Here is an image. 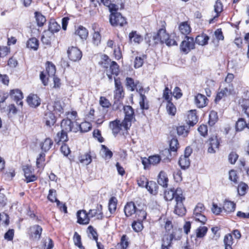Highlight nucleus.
Masks as SVG:
<instances>
[{
  "mask_svg": "<svg viewBox=\"0 0 249 249\" xmlns=\"http://www.w3.org/2000/svg\"><path fill=\"white\" fill-rule=\"evenodd\" d=\"M174 198L176 202L174 213L178 216H183L186 213V209L183 204V201L185 200V197L183 195V192L181 188H177L170 189L168 191L164 192V198L167 201H171Z\"/></svg>",
  "mask_w": 249,
  "mask_h": 249,
  "instance_id": "f257e3e1",
  "label": "nucleus"
},
{
  "mask_svg": "<svg viewBox=\"0 0 249 249\" xmlns=\"http://www.w3.org/2000/svg\"><path fill=\"white\" fill-rule=\"evenodd\" d=\"M181 231L179 229L173 230L172 232L168 235H165L162 239L161 249H170L171 246L172 240H179L181 238Z\"/></svg>",
  "mask_w": 249,
  "mask_h": 249,
  "instance_id": "f03ea898",
  "label": "nucleus"
},
{
  "mask_svg": "<svg viewBox=\"0 0 249 249\" xmlns=\"http://www.w3.org/2000/svg\"><path fill=\"white\" fill-rule=\"evenodd\" d=\"M205 208L202 203H198L194 210L193 217L196 221L204 224L207 220L204 214Z\"/></svg>",
  "mask_w": 249,
  "mask_h": 249,
  "instance_id": "7ed1b4c3",
  "label": "nucleus"
},
{
  "mask_svg": "<svg viewBox=\"0 0 249 249\" xmlns=\"http://www.w3.org/2000/svg\"><path fill=\"white\" fill-rule=\"evenodd\" d=\"M234 91L233 85H225L221 84L220 91L217 93L215 98V102L219 101L222 98L231 94Z\"/></svg>",
  "mask_w": 249,
  "mask_h": 249,
  "instance_id": "20e7f679",
  "label": "nucleus"
},
{
  "mask_svg": "<svg viewBox=\"0 0 249 249\" xmlns=\"http://www.w3.org/2000/svg\"><path fill=\"white\" fill-rule=\"evenodd\" d=\"M130 126L129 124L126 122L124 123V120L121 122L120 120H116L111 122L109 124V127L115 136L118 134L123 129L126 130Z\"/></svg>",
  "mask_w": 249,
  "mask_h": 249,
  "instance_id": "39448f33",
  "label": "nucleus"
},
{
  "mask_svg": "<svg viewBox=\"0 0 249 249\" xmlns=\"http://www.w3.org/2000/svg\"><path fill=\"white\" fill-rule=\"evenodd\" d=\"M61 127L63 131L67 132H76L79 130L78 124L76 122H72L69 119L62 121Z\"/></svg>",
  "mask_w": 249,
  "mask_h": 249,
  "instance_id": "423d86ee",
  "label": "nucleus"
},
{
  "mask_svg": "<svg viewBox=\"0 0 249 249\" xmlns=\"http://www.w3.org/2000/svg\"><path fill=\"white\" fill-rule=\"evenodd\" d=\"M109 21L113 26L122 27L127 23L126 19L118 12L112 13L110 15Z\"/></svg>",
  "mask_w": 249,
  "mask_h": 249,
  "instance_id": "0eeeda50",
  "label": "nucleus"
},
{
  "mask_svg": "<svg viewBox=\"0 0 249 249\" xmlns=\"http://www.w3.org/2000/svg\"><path fill=\"white\" fill-rule=\"evenodd\" d=\"M180 48L181 52L188 53L191 50L195 48L194 38L186 36L185 39L181 43Z\"/></svg>",
  "mask_w": 249,
  "mask_h": 249,
  "instance_id": "6e6552de",
  "label": "nucleus"
},
{
  "mask_svg": "<svg viewBox=\"0 0 249 249\" xmlns=\"http://www.w3.org/2000/svg\"><path fill=\"white\" fill-rule=\"evenodd\" d=\"M67 53L70 59L73 61L80 60L82 56L81 51L75 47L69 48Z\"/></svg>",
  "mask_w": 249,
  "mask_h": 249,
  "instance_id": "1a4fd4ad",
  "label": "nucleus"
},
{
  "mask_svg": "<svg viewBox=\"0 0 249 249\" xmlns=\"http://www.w3.org/2000/svg\"><path fill=\"white\" fill-rule=\"evenodd\" d=\"M42 231V228L38 225H35L31 227L29 230L30 239L34 241H37L39 240Z\"/></svg>",
  "mask_w": 249,
  "mask_h": 249,
  "instance_id": "9d476101",
  "label": "nucleus"
},
{
  "mask_svg": "<svg viewBox=\"0 0 249 249\" xmlns=\"http://www.w3.org/2000/svg\"><path fill=\"white\" fill-rule=\"evenodd\" d=\"M124 112L125 114L124 121L129 124L130 126L131 125V122L134 117V111L132 107L130 106H125L123 107Z\"/></svg>",
  "mask_w": 249,
  "mask_h": 249,
  "instance_id": "9b49d317",
  "label": "nucleus"
},
{
  "mask_svg": "<svg viewBox=\"0 0 249 249\" xmlns=\"http://www.w3.org/2000/svg\"><path fill=\"white\" fill-rule=\"evenodd\" d=\"M115 89L114 91V99H122L124 96L123 87L119 79L114 78Z\"/></svg>",
  "mask_w": 249,
  "mask_h": 249,
  "instance_id": "f8f14e48",
  "label": "nucleus"
},
{
  "mask_svg": "<svg viewBox=\"0 0 249 249\" xmlns=\"http://www.w3.org/2000/svg\"><path fill=\"white\" fill-rule=\"evenodd\" d=\"M169 36V35L166 32L165 29H160L158 33L153 36V39L156 43L159 42L163 43L167 41Z\"/></svg>",
  "mask_w": 249,
  "mask_h": 249,
  "instance_id": "ddd939ff",
  "label": "nucleus"
},
{
  "mask_svg": "<svg viewBox=\"0 0 249 249\" xmlns=\"http://www.w3.org/2000/svg\"><path fill=\"white\" fill-rule=\"evenodd\" d=\"M195 104L198 108H203L206 107L208 103V99L203 94L198 93L195 97Z\"/></svg>",
  "mask_w": 249,
  "mask_h": 249,
  "instance_id": "4468645a",
  "label": "nucleus"
},
{
  "mask_svg": "<svg viewBox=\"0 0 249 249\" xmlns=\"http://www.w3.org/2000/svg\"><path fill=\"white\" fill-rule=\"evenodd\" d=\"M51 105L50 104H49L47 106L48 109L50 110V111L46 112L44 117V119L45 120V124L49 127H51L53 126L56 122L54 115L51 111Z\"/></svg>",
  "mask_w": 249,
  "mask_h": 249,
  "instance_id": "2eb2a0df",
  "label": "nucleus"
},
{
  "mask_svg": "<svg viewBox=\"0 0 249 249\" xmlns=\"http://www.w3.org/2000/svg\"><path fill=\"white\" fill-rule=\"evenodd\" d=\"M23 170L24 173L26 182H33L36 180L37 177L33 173V169L31 166H24Z\"/></svg>",
  "mask_w": 249,
  "mask_h": 249,
  "instance_id": "dca6fc26",
  "label": "nucleus"
},
{
  "mask_svg": "<svg viewBox=\"0 0 249 249\" xmlns=\"http://www.w3.org/2000/svg\"><path fill=\"white\" fill-rule=\"evenodd\" d=\"M85 210H80L77 212V222L80 224L86 225L89 222V217Z\"/></svg>",
  "mask_w": 249,
  "mask_h": 249,
  "instance_id": "f3484780",
  "label": "nucleus"
},
{
  "mask_svg": "<svg viewBox=\"0 0 249 249\" xmlns=\"http://www.w3.org/2000/svg\"><path fill=\"white\" fill-rule=\"evenodd\" d=\"M11 97L17 102V104L22 106L23 102L21 101L23 98V94L20 90L15 89L10 91Z\"/></svg>",
  "mask_w": 249,
  "mask_h": 249,
  "instance_id": "a211bd4d",
  "label": "nucleus"
},
{
  "mask_svg": "<svg viewBox=\"0 0 249 249\" xmlns=\"http://www.w3.org/2000/svg\"><path fill=\"white\" fill-rule=\"evenodd\" d=\"M137 208L133 202H127L124 207V213L126 217L131 216L133 213H135Z\"/></svg>",
  "mask_w": 249,
  "mask_h": 249,
  "instance_id": "6ab92c4d",
  "label": "nucleus"
},
{
  "mask_svg": "<svg viewBox=\"0 0 249 249\" xmlns=\"http://www.w3.org/2000/svg\"><path fill=\"white\" fill-rule=\"evenodd\" d=\"M89 215L91 217L96 216L97 219H102L103 218L102 206L98 205L96 207V209L90 210L89 212Z\"/></svg>",
  "mask_w": 249,
  "mask_h": 249,
  "instance_id": "aec40b11",
  "label": "nucleus"
},
{
  "mask_svg": "<svg viewBox=\"0 0 249 249\" xmlns=\"http://www.w3.org/2000/svg\"><path fill=\"white\" fill-rule=\"evenodd\" d=\"M53 143V141L51 139L47 138L43 141L40 142L39 143V145L42 151L46 152L52 147Z\"/></svg>",
  "mask_w": 249,
  "mask_h": 249,
  "instance_id": "412c9836",
  "label": "nucleus"
},
{
  "mask_svg": "<svg viewBox=\"0 0 249 249\" xmlns=\"http://www.w3.org/2000/svg\"><path fill=\"white\" fill-rule=\"evenodd\" d=\"M27 102L30 107H38L40 104V99L36 94L29 95L27 99Z\"/></svg>",
  "mask_w": 249,
  "mask_h": 249,
  "instance_id": "4be33fe9",
  "label": "nucleus"
},
{
  "mask_svg": "<svg viewBox=\"0 0 249 249\" xmlns=\"http://www.w3.org/2000/svg\"><path fill=\"white\" fill-rule=\"evenodd\" d=\"M168 182V178L166 173L163 171H160L158 175V183L163 187H167Z\"/></svg>",
  "mask_w": 249,
  "mask_h": 249,
  "instance_id": "5701e85b",
  "label": "nucleus"
},
{
  "mask_svg": "<svg viewBox=\"0 0 249 249\" xmlns=\"http://www.w3.org/2000/svg\"><path fill=\"white\" fill-rule=\"evenodd\" d=\"M188 124L190 126H193L196 124L198 121L197 117L196 115V110H191L188 115Z\"/></svg>",
  "mask_w": 249,
  "mask_h": 249,
  "instance_id": "b1692460",
  "label": "nucleus"
},
{
  "mask_svg": "<svg viewBox=\"0 0 249 249\" xmlns=\"http://www.w3.org/2000/svg\"><path fill=\"white\" fill-rule=\"evenodd\" d=\"M78 160L80 163L84 165L89 164L92 161L90 152H87L83 155H80L78 157Z\"/></svg>",
  "mask_w": 249,
  "mask_h": 249,
  "instance_id": "393cba45",
  "label": "nucleus"
},
{
  "mask_svg": "<svg viewBox=\"0 0 249 249\" xmlns=\"http://www.w3.org/2000/svg\"><path fill=\"white\" fill-rule=\"evenodd\" d=\"M129 38L130 42H134V43L138 44H139L143 40L142 36L135 31H132L129 33Z\"/></svg>",
  "mask_w": 249,
  "mask_h": 249,
  "instance_id": "a878e982",
  "label": "nucleus"
},
{
  "mask_svg": "<svg viewBox=\"0 0 249 249\" xmlns=\"http://www.w3.org/2000/svg\"><path fill=\"white\" fill-rule=\"evenodd\" d=\"M236 204L233 202L225 200L223 206V209L227 213H231L235 211Z\"/></svg>",
  "mask_w": 249,
  "mask_h": 249,
  "instance_id": "bb28decb",
  "label": "nucleus"
},
{
  "mask_svg": "<svg viewBox=\"0 0 249 249\" xmlns=\"http://www.w3.org/2000/svg\"><path fill=\"white\" fill-rule=\"evenodd\" d=\"M178 29L182 34L186 35V36L191 31L190 26L186 21L180 23L178 27Z\"/></svg>",
  "mask_w": 249,
  "mask_h": 249,
  "instance_id": "cd10ccee",
  "label": "nucleus"
},
{
  "mask_svg": "<svg viewBox=\"0 0 249 249\" xmlns=\"http://www.w3.org/2000/svg\"><path fill=\"white\" fill-rule=\"evenodd\" d=\"M143 90V89L141 87L139 89V92L140 93V106L142 109H148L149 108V105L147 101L146 97L142 94L141 91Z\"/></svg>",
  "mask_w": 249,
  "mask_h": 249,
  "instance_id": "c85d7f7f",
  "label": "nucleus"
},
{
  "mask_svg": "<svg viewBox=\"0 0 249 249\" xmlns=\"http://www.w3.org/2000/svg\"><path fill=\"white\" fill-rule=\"evenodd\" d=\"M39 42L35 37L30 38L27 42L26 46L27 48L36 51L38 48Z\"/></svg>",
  "mask_w": 249,
  "mask_h": 249,
  "instance_id": "c756f323",
  "label": "nucleus"
},
{
  "mask_svg": "<svg viewBox=\"0 0 249 249\" xmlns=\"http://www.w3.org/2000/svg\"><path fill=\"white\" fill-rule=\"evenodd\" d=\"M209 37L206 34L197 36L196 38V43L199 45H205L208 43Z\"/></svg>",
  "mask_w": 249,
  "mask_h": 249,
  "instance_id": "7c9ffc66",
  "label": "nucleus"
},
{
  "mask_svg": "<svg viewBox=\"0 0 249 249\" xmlns=\"http://www.w3.org/2000/svg\"><path fill=\"white\" fill-rule=\"evenodd\" d=\"M138 84H139V82H135L132 78L127 77L126 78V87L130 91H134L135 89L138 90L137 88Z\"/></svg>",
  "mask_w": 249,
  "mask_h": 249,
  "instance_id": "2f4dec72",
  "label": "nucleus"
},
{
  "mask_svg": "<svg viewBox=\"0 0 249 249\" xmlns=\"http://www.w3.org/2000/svg\"><path fill=\"white\" fill-rule=\"evenodd\" d=\"M75 34L79 36L81 39H86L88 36V31L86 28L80 26L75 31Z\"/></svg>",
  "mask_w": 249,
  "mask_h": 249,
  "instance_id": "473e14b6",
  "label": "nucleus"
},
{
  "mask_svg": "<svg viewBox=\"0 0 249 249\" xmlns=\"http://www.w3.org/2000/svg\"><path fill=\"white\" fill-rule=\"evenodd\" d=\"M145 188L150 194L155 195L158 192V186L155 182L150 181L147 183Z\"/></svg>",
  "mask_w": 249,
  "mask_h": 249,
  "instance_id": "72a5a7b5",
  "label": "nucleus"
},
{
  "mask_svg": "<svg viewBox=\"0 0 249 249\" xmlns=\"http://www.w3.org/2000/svg\"><path fill=\"white\" fill-rule=\"evenodd\" d=\"M117 199L115 197H111L109 200L108 210L111 213H114L117 207Z\"/></svg>",
  "mask_w": 249,
  "mask_h": 249,
  "instance_id": "f704fd0d",
  "label": "nucleus"
},
{
  "mask_svg": "<svg viewBox=\"0 0 249 249\" xmlns=\"http://www.w3.org/2000/svg\"><path fill=\"white\" fill-rule=\"evenodd\" d=\"M102 156L105 160L110 159L112 156V152L105 145H102L101 152Z\"/></svg>",
  "mask_w": 249,
  "mask_h": 249,
  "instance_id": "c9c22d12",
  "label": "nucleus"
},
{
  "mask_svg": "<svg viewBox=\"0 0 249 249\" xmlns=\"http://www.w3.org/2000/svg\"><path fill=\"white\" fill-rule=\"evenodd\" d=\"M53 34L49 32H44L41 37V41L44 44L50 45L51 44V37L53 36Z\"/></svg>",
  "mask_w": 249,
  "mask_h": 249,
  "instance_id": "e433bc0d",
  "label": "nucleus"
},
{
  "mask_svg": "<svg viewBox=\"0 0 249 249\" xmlns=\"http://www.w3.org/2000/svg\"><path fill=\"white\" fill-rule=\"evenodd\" d=\"M178 163L182 169H185L190 166V159L186 157L181 156L179 159Z\"/></svg>",
  "mask_w": 249,
  "mask_h": 249,
  "instance_id": "4c0bfd02",
  "label": "nucleus"
},
{
  "mask_svg": "<svg viewBox=\"0 0 249 249\" xmlns=\"http://www.w3.org/2000/svg\"><path fill=\"white\" fill-rule=\"evenodd\" d=\"M60 28V26L56 21H52L50 22L48 32L51 33L53 36V33L58 32Z\"/></svg>",
  "mask_w": 249,
  "mask_h": 249,
  "instance_id": "58836bf2",
  "label": "nucleus"
},
{
  "mask_svg": "<svg viewBox=\"0 0 249 249\" xmlns=\"http://www.w3.org/2000/svg\"><path fill=\"white\" fill-rule=\"evenodd\" d=\"M224 243L225 249H232L231 245L233 243L232 236L231 234H226L224 236Z\"/></svg>",
  "mask_w": 249,
  "mask_h": 249,
  "instance_id": "ea45409f",
  "label": "nucleus"
},
{
  "mask_svg": "<svg viewBox=\"0 0 249 249\" xmlns=\"http://www.w3.org/2000/svg\"><path fill=\"white\" fill-rule=\"evenodd\" d=\"M47 64L46 70L45 72L47 73L49 77L54 76L56 71L54 65L50 62H47Z\"/></svg>",
  "mask_w": 249,
  "mask_h": 249,
  "instance_id": "a19ab883",
  "label": "nucleus"
},
{
  "mask_svg": "<svg viewBox=\"0 0 249 249\" xmlns=\"http://www.w3.org/2000/svg\"><path fill=\"white\" fill-rule=\"evenodd\" d=\"M109 66V70L108 72H110L116 76L118 75L119 72V67L117 63L115 61H112Z\"/></svg>",
  "mask_w": 249,
  "mask_h": 249,
  "instance_id": "79ce46f5",
  "label": "nucleus"
},
{
  "mask_svg": "<svg viewBox=\"0 0 249 249\" xmlns=\"http://www.w3.org/2000/svg\"><path fill=\"white\" fill-rule=\"evenodd\" d=\"M111 60L107 55H103L101 57V60L99 64L103 68H107L111 63Z\"/></svg>",
  "mask_w": 249,
  "mask_h": 249,
  "instance_id": "37998d69",
  "label": "nucleus"
},
{
  "mask_svg": "<svg viewBox=\"0 0 249 249\" xmlns=\"http://www.w3.org/2000/svg\"><path fill=\"white\" fill-rule=\"evenodd\" d=\"M218 119V118L217 112L214 110H212L209 114V124L210 125L213 126L217 121Z\"/></svg>",
  "mask_w": 249,
  "mask_h": 249,
  "instance_id": "c03bdc74",
  "label": "nucleus"
},
{
  "mask_svg": "<svg viewBox=\"0 0 249 249\" xmlns=\"http://www.w3.org/2000/svg\"><path fill=\"white\" fill-rule=\"evenodd\" d=\"M135 213L136 214V218L137 219V220L142 222L143 220L146 219L147 214L143 210H139L137 209Z\"/></svg>",
  "mask_w": 249,
  "mask_h": 249,
  "instance_id": "a18cd8bd",
  "label": "nucleus"
},
{
  "mask_svg": "<svg viewBox=\"0 0 249 249\" xmlns=\"http://www.w3.org/2000/svg\"><path fill=\"white\" fill-rule=\"evenodd\" d=\"M131 226L133 230L137 232L141 231L143 228L142 222L139 220L134 221Z\"/></svg>",
  "mask_w": 249,
  "mask_h": 249,
  "instance_id": "49530a36",
  "label": "nucleus"
},
{
  "mask_svg": "<svg viewBox=\"0 0 249 249\" xmlns=\"http://www.w3.org/2000/svg\"><path fill=\"white\" fill-rule=\"evenodd\" d=\"M177 133L178 135L186 137L189 133L188 128L184 125H180L177 127Z\"/></svg>",
  "mask_w": 249,
  "mask_h": 249,
  "instance_id": "de8ad7c7",
  "label": "nucleus"
},
{
  "mask_svg": "<svg viewBox=\"0 0 249 249\" xmlns=\"http://www.w3.org/2000/svg\"><path fill=\"white\" fill-rule=\"evenodd\" d=\"M35 17L37 24L39 26H43L46 22L45 17L39 12H35Z\"/></svg>",
  "mask_w": 249,
  "mask_h": 249,
  "instance_id": "09e8293b",
  "label": "nucleus"
},
{
  "mask_svg": "<svg viewBox=\"0 0 249 249\" xmlns=\"http://www.w3.org/2000/svg\"><path fill=\"white\" fill-rule=\"evenodd\" d=\"M247 123L243 118H240L236 123V129L237 131H242L246 127Z\"/></svg>",
  "mask_w": 249,
  "mask_h": 249,
  "instance_id": "8fccbe9b",
  "label": "nucleus"
},
{
  "mask_svg": "<svg viewBox=\"0 0 249 249\" xmlns=\"http://www.w3.org/2000/svg\"><path fill=\"white\" fill-rule=\"evenodd\" d=\"M53 110L56 113H61L63 112V107L61 105V103L59 101H54L53 106Z\"/></svg>",
  "mask_w": 249,
  "mask_h": 249,
  "instance_id": "3c124183",
  "label": "nucleus"
},
{
  "mask_svg": "<svg viewBox=\"0 0 249 249\" xmlns=\"http://www.w3.org/2000/svg\"><path fill=\"white\" fill-rule=\"evenodd\" d=\"M79 130L81 132H86L90 130L91 128V124L87 122H85L81 123L80 124H78Z\"/></svg>",
  "mask_w": 249,
  "mask_h": 249,
  "instance_id": "603ef678",
  "label": "nucleus"
},
{
  "mask_svg": "<svg viewBox=\"0 0 249 249\" xmlns=\"http://www.w3.org/2000/svg\"><path fill=\"white\" fill-rule=\"evenodd\" d=\"M167 111L169 114L175 115L176 112V108L175 105L171 102L168 101L166 105Z\"/></svg>",
  "mask_w": 249,
  "mask_h": 249,
  "instance_id": "864d4df0",
  "label": "nucleus"
},
{
  "mask_svg": "<svg viewBox=\"0 0 249 249\" xmlns=\"http://www.w3.org/2000/svg\"><path fill=\"white\" fill-rule=\"evenodd\" d=\"M179 147V143L177 139L173 138L170 142V149L171 151L176 152Z\"/></svg>",
  "mask_w": 249,
  "mask_h": 249,
  "instance_id": "5fc2aeb1",
  "label": "nucleus"
},
{
  "mask_svg": "<svg viewBox=\"0 0 249 249\" xmlns=\"http://www.w3.org/2000/svg\"><path fill=\"white\" fill-rule=\"evenodd\" d=\"M151 165H156L159 164L161 160L160 157L158 155H154L149 156Z\"/></svg>",
  "mask_w": 249,
  "mask_h": 249,
  "instance_id": "6e6d98bb",
  "label": "nucleus"
},
{
  "mask_svg": "<svg viewBox=\"0 0 249 249\" xmlns=\"http://www.w3.org/2000/svg\"><path fill=\"white\" fill-rule=\"evenodd\" d=\"M208 231V228L206 227H199L196 230V236L198 238L204 237Z\"/></svg>",
  "mask_w": 249,
  "mask_h": 249,
  "instance_id": "4d7b16f0",
  "label": "nucleus"
},
{
  "mask_svg": "<svg viewBox=\"0 0 249 249\" xmlns=\"http://www.w3.org/2000/svg\"><path fill=\"white\" fill-rule=\"evenodd\" d=\"M214 11L216 13L215 17H217L219 14L223 10V5L220 0H217L214 6Z\"/></svg>",
  "mask_w": 249,
  "mask_h": 249,
  "instance_id": "13d9d810",
  "label": "nucleus"
},
{
  "mask_svg": "<svg viewBox=\"0 0 249 249\" xmlns=\"http://www.w3.org/2000/svg\"><path fill=\"white\" fill-rule=\"evenodd\" d=\"M149 181H148V179L144 176H141L137 179V183L139 186L141 187H146L147 186V183H149Z\"/></svg>",
  "mask_w": 249,
  "mask_h": 249,
  "instance_id": "bf43d9fd",
  "label": "nucleus"
},
{
  "mask_svg": "<svg viewBox=\"0 0 249 249\" xmlns=\"http://www.w3.org/2000/svg\"><path fill=\"white\" fill-rule=\"evenodd\" d=\"M248 188V185L245 183H240L238 187V192L240 196H244L246 193Z\"/></svg>",
  "mask_w": 249,
  "mask_h": 249,
  "instance_id": "052dcab7",
  "label": "nucleus"
},
{
  "mask_svg": "<svg viewBox=\"0 0 249 249\" xmlns=\"http://www.w3.org/2000/svg\"><path fill=\"white\" fill-rule=\"evenodd\" d=\"M67 133V132L63 131V130H61V132H58L57 134L58 142H67L68 141Z\"/></svg>",
  "mask_w": 249,
  "mask_h": 249,
  "instance_id": "680f3d73",
  "label": "nucleus"
},
{
  "mask_svg": "<svg viewBox=\"0 0 249 249\" xmlns=\"http://www.w3.org/2000/svg\"><path fill=\"white\" fill-rule=\"evenodd\" d=\"M144 55L141 56H137L135 59L134 67L135 68H139L142 66L143 64Z\"/></svg>",
  "mask_w": 249,
  "mask_h": 249,
  "instance_id": "e2e57ef3",
  "label": "nucleus"
},
{
  "mask_svg": "<svg viewBox=\"0 0 249 249\" xmlns=\"http://www.w3.org/2000/svg\"><path fill=\"white\" fill-rule=\"evenodd\" d=\"M209 145L213 146L214 148H219V142L216 136L211 137L209 140Z\"/></svg>",
  "mask_w": 249,
  "mask_h": 249,
  "instance_id": "0e129e2a",
  "label": "nucleus"
},
{
  "mask_svg": "<svg viewBox=\"0 0 249 249\" xmlns=\"http://www.w3.org/2000/svg\"><path fill=\"white\" fill-rule=\"evenodd\" d=\"M73 241L75 245L77 246L79 248H82V247H83L81 243V236L76 232H75L74 234Z\"/></svg>",
  "mask_w": 249,
  "mask_h": 249,
  "instance_id": "69168bd1",
  "label": "nucleus"
},
{
  "mask_svg": "<svg viewBox=\"0 0 249 249\" xmlns=\"http://www.w3.org/2000/svg\"><path fill=\"white\" fill-rule=\"evenodd\" d=\"M99 103L102 107L105 108H108L111 106V104L110 103L108 100L103 96L100 97Z\"/></svg>",
  "mask_w": 249,
  "mask_h": 249,
  "instance_id": "338daca9",
  "label": "nucleus"
},
{
  "mask_svg": "<svg viewBox=\"0 0 249 249\" xmlns=\"http://www.w3.org/2000/svg\"><path fill=\"white\" fill-rule=\"evenodd\" d=\"M244 103L241 105L242 111L246 114L247 116L249 118V100H246Z\"/></svg>",
  "mask_w": 249,
  "mask_h": 249,
  "instance_id": "774afa93",
  "label": "nucleus"
}]
</instances>
